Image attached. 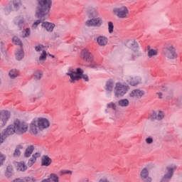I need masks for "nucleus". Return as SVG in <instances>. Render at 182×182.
Masks as SVG:
<instances>
[{"instance_id": "obj_1", "label": "nucleus", "mask_w": 182, "mask_h": 182, "mask_svg": "<svg viewBox=\"0 0 182 182\" xmlns=\"http://www.w3.org/2000/svg\"><path fill=\"white\" fill-rule=\"evenodd\" d=\"M84 12L86 16L92 18L85 22L86 26H95V28H100V26L103 25V19H102V17H97L99 16V10H97V7H96L95 4H87L84 8Z\"/></svg>"}, {"instance_id": "obj_2", "label": "nucleus", "mask_w": 182, "mask_h": 182, "mask_svg": "<svg viewBox=\"0 0 182 182\" xmlns=\"http://www.w3.org/2000/svg\"><path fill=\"white\" fill-rule=\"evenodd\" d=\"M50 127V122L49 119L40 117L37 120L31 122L29 125V133L33 136H36L40 132H43L46 129Z\"/></svg>"}, {"instance_id": "obj_3", "label": "nucleus", "mask_w": 182, "mask_h": 182, "mask_svg": "<svg viewBox=\"0 0 182 182\" xmlns=\"http://www.w3.org/2000/svg\"><path fill=\"white\" fill-rule=\"evenodd\" d=\"M9 132L11 136L17 134L18 136H23L28 132L29 124L25 121L16 119L13 122V124L7 127Z\"/></svg>"}, {"instance_id": "obj_4", "label": "nucleus", "mask_w": 182, "mask_h": 182, "mask_svg": "<svg viewBox=\"0 0 182 182\" xmlns=\"http://www.w3.org/2000/svg\"><path fill=\"white\" fill-rule=\"evenodd\" d=\"M37 6L36 9L35 16L42 18L49 15L50 8H52V0H36Z\"/></svg>"}, {"instance_id": "obj_5", "label": "nucleus", "mask_w": 182, "mask_h": 182, "mask_svg": "<svg viewBox=\"0 0 182 182\" xmlns=\"http://www.w3.org/2000/svg\"><path fill=\"white\" fill-rule=\"evenodd\" d=\"M163 55L165 58H167V59H170L171 60L178 58L176 47L171 44H168L163 48Z\"/></svg>"}, {"instance_id": "obj_6", "label": "nucleus", "mask_w": 182, "mask_h": 182, "mask_svg": "<svg viewBox=\"0 0 182 182\" xmlns=\"http://www.w3.org/2000/svg\"><path fill=\"white\" fill-rule=\"evenodd\" d=\"M67 75L70 77V83H75L76 80H80V79H82L83 70L81 68H77V71L74 69H70Z\"/></svg>"}, {"instance_id": "obj_7", "label": "nucleus", "mask_w": 182, "mask_h": 182, "mask_svg": "<svg viewBox=\"0 0 182 182\" xmlns=\"http://www.w3.org/2000/svg\"><path fill=\"white\" fill-rule=\"evenodd\" d=\"M113 12L116 16L121 19L127 18V15H129V9L126 7V6L117 7L113 9Z\"/></svg>"}, {"instance_id": "obj_8", "label": "nucleus", "mask_w": 182, "mask_h": 182, "mask_svg": "<svg viewBox=\"0 0 182 182\" xmlns=\"http://www.w3.org/2000/svg\"><path fill=\"white\" fill-rule=\"evenodd\" d=\"M127 92L126 86L120 82H117L115 85L114 93L116 97H122Z\"/></svg>"}, {"instance_id": "obj_9", "label": "nucleus", "mask_w": 182, "mask_h": 182, "mask_svg": "<svg viewBox=\"0 0 182 182\" xmlns=\"http://www.w3.org/2000/svg\"><path fill=\"white\" fill-rule=\"evenodd\" d=\"M177 170V166H168L166 168V173L162 178L161 182H168L171 180L174 171Z\"/></svg>"}, {"instance_id": "obj_10", "label": "nucleus", "mask_w": 182, "mask_h": 182, "mask_svg": "<svg viewBox=\"0 0 182 182\" xmlns=\"http://www.w3.org/2000/svg\"><path fill=\"white\" fill-rule=\"evenodd\" d=\"M11 117V114L8 111H0V129L5 127L8 120Z\"/></svg>"}, {"instance_id": "obj_11", "label": "nucleus", "mask_w": 182, "mask_h": 182, "mask_svg": "<svg viewBox=\"0 0 182 182\" xmlns=\"http://www.w3.org/2000/svg\"><path fill=\"white\" fill-rule=\"evenodd\" d=\"M81 58L85 60V62H87V63H92V62H93V55L87 48L82 50Z\"/></svg>"}, {"instance_id": "obj_12", "label": "nucleus", "mask_w": 182, "mask_h": 182, "mask_svg": "<svg viewBox=\"0 0 182 182\" xmlns=\"http://www.w3.org/2000/svg\"><path fill=\"white\" fill-rule=\"evenodd\" d=\"M150 172L149 171V168H144L140 172L141 180L143 182H152L153 178L149 176Z\"/></svg>"}, {"instance_id": "obj_13", "label": "nucleus", "mask_w": 182, "mask_h": 182, "mask_svg": "<svg viewBox=\"0 0 182 182\" xmlns=\"http://www.w3.org/2000/svg\"><path fill=\"white\" fill-rule=\"evenodd\" d=\"M9 136H11V135L7 127L2 131H0V146H2L4 141H6V139H8Z\"/></svg>"}, {"instance_id": "obj_14", "label": "nucleus", "mask_w": 182, "mask_h": 182, "mask_svg": "<svg viewBox=\"0 0 182 182\" xmlns=\"http://www.w3.org/2000/svg\"><path fill=\"white\" fill-rule=\"evenodd\" d=\"M145 92L144 90H141L139 89H135L133 90L130 93H129V97H132V99H141L143 96H144Z\"/></svg>"}, {"instance_id": "obj_15", "label": "nucleus", "mask_w": 182, "mask_h": 182, "mask_svg": "<svg viewBox=\"0 0 182 182\" xmlns=\"http://www.w3.org/2000/svg\"><path fill=\"white\" fill-rule=\"evenodd\" d=\"M127 82L131 86H137V85L141 83V78L137 76H131L128 77Z\"/></svg>"}, {"instance_id": "obj_16", "label": "nucleus", "mask_w": 182, "mask_h": 182, "mask_svg": "<svg viewBox=\"0 0 182 182\" xmlns=\"http://www.w3.org/2000/svg\"><path fill=\"white\" fill-rule=\"evenodd\" d=\"M150 119L152 120H163L164 119V112L162 111H159V113L156 112V111H153L150 114Z\"/></svg>"}, {"instance_id": "obj_17", "label": "nucleus", "mask_w": 182, "mask_h": 182, "mask_svg": "<svg viewBox=\"0 0 182 182\" xmlns=\"http://www.w3.org/2000/svg\"><path fill=\"white\" fill-rule=\"evenodd\" d=\"M97 43L99 46H106L109 43V39L105 36H100L97 38Z\"/></svg>"}, {"instance_id": "obj_18", "label": "nucleus", "mask_w": 182, "mask_h": 182, "mask_svg": "<svg viewBox=\"0 0 182 182\" xmlns=\"http://www.w3.org/2000/svg\"><path fill=\"white\" fill-rule=\"evenodd\" d=\"M52 164V159L48 155H43L41 158V166L49 167Z\"/></svg>"}, {"instance_id": "obj_19", "label": "nucleus", "mask_w": 182, "mask_h": 182, "mask_svg": "<svg viewBox=\"0 0 182 182\" xmlns=\"http://www.w3.org/2000/svg\"><path fill=\"white\" fill-rule=\"evenodd\" d=\"M21 150H23V146H22L21 144L17 145L12 155L14 159H18V157H21V154H22V151H21Z\"/></svg>"}, {"instance_id": "obj_20", "label": "nucleus", "mask_w": 182, "mask_h": 182, "mask_svg": "<svg viewBox=\"0 0 182 182\" xmlns=\"http://www.w3.org/2000/svg\"><path fill=\"white\" fill-rule=\"evenodd\" d=\"M33 150H35V146L33 145H30L28 146L24 152V157H26V159H29V157H31V156H32V153H33Z\"/></svg>"}, {"instance_id": "obj_21", "label": "nucleus", "mask_w": 182, "mask_h": 182, "mask_svg": "<svg viewBox=\"0 0 182 182\" xmlns=\"http://www.w3.org/2000/svg\"><path fill=\"white\" fill-rule=\"evenodd\" d=\"M42 28H45L47 32H53L55 24L49 22H43L41 25Z\"/></svg>"}, {"instance_id": "obj_22", "label": "nucleus", "mask_w": 182, "mask_h": 182, "mask_svg": "<svg viewBox=\"0 0 182 182\" xmlns=\"http://www.w3.org/2000/svg\"><path fill=\"white\" fill-rule=\"evenodd\" d=\"M131 56L132 58L129 59V60H136V58H140L141 56V52L139 50L138 48H135L134 50H131Z\"/></svg>"}, {"instance_id": "obj_23", "label": "nucleus", "mask_w": 182, "mask_h": 182, "mask_svg": "<svg viewBox=\"0 0 182 182\" xmlns=\"http://www.w3.org/2000/svg\"><path fill=\"white\" fill-rule=\"evenodd\" d=\"M114 86V83L113 81L109 80L106 82L105 85V90L107 92V93H112L113 92V87Z\"/></svg>"}, {"instance_id": "obj_24", "label": "nucleus", "mask_w": 182, "mask_h": 182, "mask_svg": "<svg viewBox=\"0 0 182 182\" xmlns=\"http://www.w3.org/2000/svg\"><path fill=\"white\" fill-rule=\"evenodd\" d=\"M127 46L129 49H131V50H134V49L139 48V43L136 42L134 40H131L128 41Z\"/></svg>"}, {"instance_id": "obj_25", "label": "nucleus", "mask_w": 182, "mask_h": 182, "mask_svg": "<svg viewBox=\"0 0 182 182\" xmlns=\"http://www.w3.org/2000/svg\"><path fill=\"white\" fill-rule=\"evenodd\" d=\"M17 170H19V171H26L28 166L23 161L17 162Z\"/></svg>"}, {"instance_id": "obj_26", "label": "nucleus", "mask_w": 182, "mask_h": 182, "mask_svg": "<svg viewBox=\"0 0 182 182\" xmlns=\"http://www.w3.org/2000/svg\"><path fill=\"white\" fill-rule=\"evenodd\" d=\"M10 79H16V77L19 76V70L16 69H12L9 73Z\"/></svg>"}, {"instance_id": "obj_27", "label": "nucleus", "mask_w": 182, "mask_h": 182, "mask_svg": "<svg viewBox=\"0 0 182 182\" xmlns=\"http://www.w3.org/2000/svg\"><path fill=\"white\" fill-rule=\"evenodd\" d=\"M118 105L120 107H127L130 105V101L127 99H122L118 101Z\"/></svg>"}, {"instance_id": "obj_28", "label": "nucleus", "mask_w": 182, "mask_h": 182, "mask_svg": "<svg viewBox=\"0 0 182 182\" xmlns=\"http://www.w3.org/2000/svg\"><path fill=\"white\" fill-rule=\"evenodd\" d=\"M46 56H48V54L46 53V50H43V53L41 55V56L38 58V62L41 63V65H43L45 63V60H46Z\"/></svg>"}, {"instance_id": "obj_29", "label": "nucleus", "mask_w": 182, "mask_h": 182, "mask_svg": "<svg viewBox=\"0 0 182 182\" xmlns=\"http://www.w3.org/2000/svg\"><path fill=\"white\" fill-rule=\"evenodd\" d=\"M159 52L157 50L150 49V46H148V58H153V56H157Z\"/></svg>"}, {"instance_id": "obj_30", "label": "nucleus", "mask_w": 182, "mask_h": 182, "mask_svg": "<svg viewBox=\"0 0 182 182\" xmlns=\"http://www.w3.org/2000/svg\"><path fill=\"white\" fill-rule=\"evenodd\" d=\"M35 80H41L42 79V76H43V73L41 70H37L33 73Z\"/></svg>"}, {"instance_id": "obj_31", "label": "nucleus", "mask_w": 182, "mask_h": 182, "mask_svg": "<svg viewBox=\"0 0 182 182\" xmlns=\"http://www.w3.org/2000/svg\"><path fill=\"white\" fill-rule=\"evenodd\" d=\"M17 21V25L20 29H22L23 28V25H25V19H23V17H18L16 19Z\"/></svg>"}, {"instance_id": "obj_32", "label": "nucleus", "mask_w": 182, "mask_h": 182, "mask_svg": "<svg viewBox=\"0 0 182 182\" xmlns=\"http://www.w3.org/2000/svg\"><path fill=\"white\" fill-rule=\"evenodd\" d=\"M16 59L17 60H21V59H23V50H19L16 52Z\"/></svg>"}, {"instance_id": "obj_33", "label": "nucleus", "mask_w": 182, "mask_h": 182, "mask_svg": "<svg viewBox=\"0 0 182 182\" xmlns=\"http://www.w3.org/2000/svg\"><path fill=\"white\" fill-rule=\"evenodd\" d=\"M50 181L59 182V176L56 173H50L49 178Z\"/></svg>"}, {"instance_id": "obj_34", "label": "nucleus", "mask_w": 182, "mask_h": 182, "mask_svg": "<svg viewBox=\"0 0 182 182\" xmlns=\"http://www.w3.org/2000/svg\"><path fill=\"white\" fill-rule=\"evenodd\" d=\"M13 42L14 43H15V45H18L19 46H21V48L23 46V44L22 43V41H21V39H19V38L16 36H14L13 38Z\"/></svg>"}, {"instance_id": "obj_35", "label": "nucleus", "mask_w": 182, "mask_h": 182, "mask_svg": "<svg viewBox=\"0 0 182 182\" xmlns=\"http://www.w3.org/2000/svg\"><path fill=\"white\" fill-rule=\"evenodd\" d=\"M114 29V26L113 25V22H108V31L109 33H113V30Z\"/></svg>"}, {"instance_id": "obj_36", "label": "nucleus", "mask_w": 182, "mask_h": 182, "mask_svg": "<svg viewBox=\"0 0 182 182\" xmlns=\"http://www.w3.org/2000/svg\"><path fill=\"white\" fill-rule=\"evenodd\" d=\"M35 163H36V159L33 158H30L27 163V166L28 167H32L35 164Z\"/></svg>"}, {"instance_id": "obj_37", "label": "nucleus", "mask_w": 182, "mask_h": 182, "mask_svg": "<svg viewBox=\"0 0 182 182\" xmlns=\"http://www.w3.org/2000/svg\"><path fill=\"white\" fill-rule=\"evenodd\" d=\"M12 166H8L6 168V177H10L11 174H12L13 171Z\"/></svg>"}, {"instance_id": "obj_38", "label": "nucleus", "mask_w": 182, "mask_h": 182, "mask_svg": "<svg viewBox=\"0 0 182 182\" xmlns=\"http://www.w3.org/2000/svg\"><path fill=\"white\" fill-rule=\"evenodd\" d=\"M24 182H36V178L33 176L24 177Z\"/></svg>"}, {"instance_id": "obj_39", "label": "nucleus", "mask_w": 182, "mask_h": 182, "mask_svg": "<svg viewBox=\"0 0 182 182\" xmlns=\"http://www.w3.org/2000/svg\"><path fill=\"white\" fill-rule=\"evenodd\" d=\"M58 38H60V34L59 33L55 32L51 36L52 41H56V39H58Z\"/></svg>"}, {"instance_id": "obj_40", "label": "nucleus", "mask_w": 182, "mask_h": 182, "mask_svg": "<svg viewBox=\"0 0 182 182\" xmlns=\"http://www.w3.org/2000/svg\"><path fill=\"white\" fill-rule=\"evenodd\" d=\"M6 160V156L0 152V166L4 164V161Z\"/></svg>"}, {"instance_id": "obj_41", "label": "nucleus", "mask_w": 182, "mask_h": 182, "mask_svg": "<svg viewBox=\"0 0 182 182\" xmlns=\"http://www.w3.org/2000/svg\"><path fill=\"white\" fill-rule=\"evenodd\" d=\"M107 107L109 109H112L113 110H116V104L114 102H110L109 104H107Z\"/></svg>"}, {"instance_id": "obj_42", "label": "nucleus", "mask_w": 182, "mask_h": 182, "mask_svg": "<svg viewBox=\"0 0 182 182\" xmlns=\"http://www.w3.org/2000/svg\"><path fill=\"white\" fill-rule=\"evenodd\" d=\"M145 141H146V144H153V141H154L153 137L149 136V137L146 138Z\"/></svg>"}, {"instance_id": "obj_43", "label": "nucleus", "mask_w": 182, "mask_h": 182, "mask_svg": "<svg viewBox=\"0 0 182 182\" xmlns=\"http://www.w3.org/2000/svg\"><path fill=\"white\" fill-rule=\"evenodd\" d=\"M42 22L41 20H37L36 22H34V23L32 26V28L33 29H36V28H38V25H39Z\"/></svg>"}, {"instance_id": "obj_44", "label": "nucleus", "mask_w": 182, "mask_h": 182, "mask_svg": "<svg viewBox=\"0 0 182 182\" xmlns=\"http://www.w3.org/2000/svg\"><path fill=\"white\" fill-rule=\"evenodd\" d=\"M29 35H31V30L29 28H26L23 38H28V36H29Z\"/></svg>"}, {"instance_id": "obj_45", "label": "nucleus", "mask_w": 182, "mask_h": 182, "mask_svg": "<svg viewBox=\"0 0 182 182\" xmlns=\"http://www.w3.org/2000/svg\"><path fill=\"white\" fill-rule=\"evenodd\" d=\"M44 48V46L43 45H40V46H37L35 47L36 51V52H41V50H42V49Z\"/></svg>"}, {"instance_id": "obj_46", "label": "nucleus", "mask_w": 182, "mask_h": 182, "mask_svg": "<svg viewBox=\"0 0 182 182\" xmlns=\"http://www.w3.org/2000/svg\"><path fill=\"white\" fill-rule=\"evenodd\" d=\"M168 92V89H167L166 87H163L162 89H161V93H166V97H167V96H168V94H167Z\"/></svg>"}, {"instance_id": "obj_47", "label": "nucleus", "mask_w": 182, "mask_h": 182, "mask_svg": "<svg viewBox=\"0 0 182 182\" xmlns=\"http://www.w3.org/2000/svg\"><path fill=\"white\" fill-rule=\"evenodd\" d=\"M157 95H159V99H163L162 96H165L166 97V92H158Z\"/></svg>"}, {"instance_id": "obj_48", "label": "nucleus", "mask_w": 182, "mask_h": 182, "mask_svg": "<svg viewBox=\"0 0 182 182\" xmlns=\"http://www.w3.org/2000/svg\"><path fill=\"white\" fill-rule=\"evenodd\" d=\"M41 154L36 152V154L32 155V159H35V160L36 161V159H38V157H40Z\"/></svg>"}, {"instance_id": "obj_49", "label": "nucleus", "mask_w": 182, "mask_h": 182, "mask_svg": "<svg viewBox=\"0 0 182 182\" xmlns=\"http://www.w3.org/2000/svg\"><path fill=\"white\" fill-rule=\"evenodd\" d=\"M14 8H15L16 11H18V9H19V3L14 2Z\"/></svg>"}, {"instance_id": "obj_50", "label": "nucleus", "mask_w": 182, "mask_h": 182, "mask_svg": "<svg viewBox=\"0 0 182 182\" xmlns=\"http://www.w3.org/2000/svg\"><path fill=\"white\" fill-rule=\"evenodd\" d=\"M81 77H82V79H84V80H85V82H89V77L87 76V75L82 74V76Z\"/></svg>"}, {"instance_id": "obj_51", "label": "nucleus", "mask_w": 182, "mask_h": 182, "mask_svg": "<svg viewBox=\"0 0 182 182\" xmlns=\"http://www.w3.org/2000/svg\"><path fill=\"white\" fill-rule=\"evenodd\" d=\"M13 182H25L24 178L23 179L21 178H16L13 181Z\"/></svg>"}, {"instance_id": "obj_52", "label": "nucleus", "mask_w": 182, "mask_h": 182, "mask_svg": "<svg viewBox=\"0 0 182 182\" xmlns=\"http://www.w3.org/2000/svg\"><path fill=\"white\" fill-rule=\"evenodd\" d=\"M41 182H51L50 178H48L42 180Z\"/></svg>"}, {"instance_id": "obj_53", "label": "nucleus", "mask_w": 182, "mask_h": 182, "mask_svg": "<svg viewBox=\"0 0 182 182\" xmlns=\"http://www.w3.org/2000/svg\"><path fill=\"white\" fill-rule=\"evenodd\" d=\"M80 182H89V178H86L82 180Z\"/></svg>"}, {"instance_id": "obj_54", "label": "nucleus", "mask_w": 182, "mask_h": 182, "mask_svg": "<svg viewBox=\"0 0 182 182\" xmlns=\"http://www.w3.org/2000/svg\"><path fill=\"white\" fill-rule=\"evenodd\" d=\"M65 174H72V171H65Z\"/></svg>"}, {"instance_id": "obj_55", "label": "nucleus", "mask_w": 182, "mask_h": 182, "mask_svg": "<svg viewBox=\"0 0 182 182\" xmlns=\"http://www.w3.org/2000/svg\"><path fill=\"white\" fill-rule=\"evenodd\" d=\"M89 67L93 68H97V65H89Z\"/></svg>"}, {"instance_id": "obj_56", "label": "nucleus", "mask_w": 182, "mask_h": 182, "mask_svg": "<svg viewBox=\"0 0 182 182\" xmlns=\"http://www.w3.org/2000/svg\"><path fill=\"white\" fill-rule=\"evenodd\" d=\"M60 173L62 175L65 174V170L60 171Z\"/></svg>"}, {"instance_id": "obj_57", "label": "nucleus", "mask_w": 182, "mask_h": 182, "mask_svg": "<svg viewBox=\"0 0 182 182\" xmlns=\"http://www.w3.org/2000/svg\"><path fill=\"white\" fill-rule=\"evenodd\" d=\"M9 11H14V9H12V6H11L9 7Z\"/></svg>"}, {"instance_id": "obj_58", "label": "nucleus", "mask_w": 182, "mask_h": 182, "mask_svg": "<svg viewBox=\"0 0 182 182\" xmlns=\"http://www.w3.org/2000/svg\"><path fill=\"white\" fill-rule=\"evenodd\" d=\"M36 100V97H33V98L31 100L32 102H35Z\"/></svg>"}, {"instance_id": "obj_59", "label": "nucleus", "mask_w": 182, "mask_h": 182, "mask_svg": "<svg viewBox=\"0 0 182 182\" xmlns=\"http://www.w3.org/2000/svg\"><path fill=\"white\" fill-rule=\"evenodd\" d=\"M49 56H51V58H55V55L49 54Z\"/></svg>"}, {"instance_id": "obj_60", "label": "nucleus", "mask_w": 182, "mask_h": 182, "mask_svg": "<svg viewBox=\"0 0 182 182\" xmlns=\"http://www.w3.org/2000/svg\"><path fill=\"white\" fill-rule=\"evenodd\" d=\"M40 97H42V94L40 95Z\"/></svg>"}, {"instance_id": "obj_61", "label": "nucleus", "mask_w": 182, "mask_h": 182, "mask_svg": "<svg viewBox=\"0 0 182 182\" xmlns=\"http://www.w3.org/2000/svg\"><path fill=\"white\" fill-rule=\"evenodd\" d=\"M0 85H1V80H0Z\"/></svg>"}]
</instances>
